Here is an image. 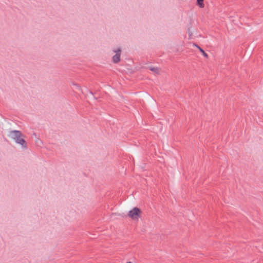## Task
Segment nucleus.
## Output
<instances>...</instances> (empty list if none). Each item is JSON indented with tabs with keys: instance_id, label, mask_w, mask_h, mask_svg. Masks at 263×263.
I'll list each match as a JSON object with an SVG mask.
<instances>
[{
	"instance_id": "f257e3e1",
	"label": "nucleus",
	"mask_w": 263,
	"mask_h": 263,
	"mask_svg": "<svg viewBox=\"0 0 263 263\" xmlns=\"http://www.w3.org/2000/svg\"><path fill=\"white\" fill-rule=\"evenodd\" d=\"M141 210L135 207L129 211L128 216L132 219L137 221L141 217Z\"/></svg>"
},
{
	"instance_id": "f03ea898",
	"label": "nucleus",
	"mask_w": 263,
	"mask_h": 263,
	"mask_svg": "<svg viewBox=\"0 0 263 263\" xmlns=\"http://www.w3.org/2000/svg\"><path fill=\"white\" fill-rule=\"evenodd\" d=\"M10 136L15 140L16 142L23 146H26L25 140L21 137V134L18 131H13L10 133Z\"/></svg>"
},
{
	"instance_id": "7ed1b4c3",
	"label": "nucleus",
	"mask_w": 263,
	"mask_h": 263,
	"mask_svg": "<svg viewBox=\"0 0 263 263\" xmlns=\"http://www.w3.org/2000/svg\"><path fill=\"white\" fill-rule=\"evenodd\" d=\"M114 52L116 54L112 57V61L114 63H117L120 61L121 49H117L114 50Z\"/></svg>"
},
{
	"instance_id": "20e7f679",
	"label": "nucleus",
	"mask_w": 263,
	"mask_h": 263,
	"mask_svg": "<svg viewBox=\"0 0 263 263\" xmlns=\"http://www.w3.org/2000/svg\"><path fill=\"white\" fill-rule=\"evenodd\" d=\"M149 68L152 71L156 74H159L160 72V69L157 67L151 66Z\"/></svg>"
},
{
	"instance_id": "39448f33",
	"label": "nucleus",
	"mask_w": 263,
	"mask_h": 263,
	"mask_svg": "<svg viewBox=\"0 0 263 263\" xmlns=\"http://www.w3.org/2000/svg\"><path fill=\"white\" fill-rule=\"evenodd\" d=\"M196 47H197V48L199 50V51L202 53L203 55L206 58H208V55L206 53H205L204 52V51L201 49L199 46H196Z\"/></svg>"
},
{
	"instance_id": "423d86ee",
	"label": "nucleus",
	"mask_w": 263,
	"mask_h": 263,
	"mask_svg": "<svg viewBox=\"0 0 263 263\" xmlns=\"http://www.w3.org/2000/svg\"><path fill=\"white\" fill-rule=\"evenodd\" d=\"M203 2V0H197V4L200 8H203L204 6Z\"/></svg>"
},
{
	"instance_id": "0eeeda50",
	"label": "nucleus",
	"mask_w": 263,
	"mask_h": 263,
	"mask_svg": "<svg viewBox=\"0 0 263 263\" xmlns=\"http://www.w3.org/2000/svg\"><path fill=\"white\" fill-rule=\"evenodd\" d=\"M126 263H132V262L131 261H128V262H127Z\"/></svg>"
}]
</instances>
